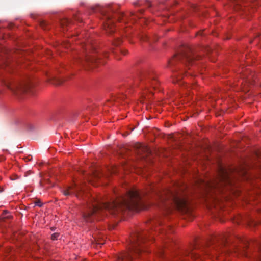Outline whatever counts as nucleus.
Instances as JSON below:
<instances>
[{
    "label": "nucleus",
    "mask_w": 261,
    "mask_h": 261,
    "mask_svg": "<svg viewBox=\"0 0 261 261\" xmlns=\"http://www.w3.org/2000/svg\"><path fill=\"white\" fill-rule=\"evenodd\" d=\"M83 261H86L85 260H83Z\"/></svg>",
    "instance_id": "412c9836"
},
{
    "label": "nucleus",
    "mask_w": 261,
    "mask_h": 261,
    "mask_svg": "<svg viewBox=\"0 0 261 261\" xmlns=\"http://www.w3.org/2000/svg\"><path fill=\"white\" fill-rule=\"evenodd\" d=\"M87 60H88V62H91V63L95 62L97 63L100 62V61L99 59L98 60V59H95L93 58H92V59L87 58Z\"/></svg>",
    "instance_id": "9d476101"
},
{
    "label": "nucleus",
    "mask_w": 261,
    "mask_h": 261,
    "mask_svg": "<svg viewBox=\"0 0 261 261\" xmlns=\"http://www.w3.org/2000/svg\"><path fill=\"white\" fill-rule=\"evenodd\" d=\"M198 35H204V31H201L200 32H199L198 33H197Z\"/></svg>",
    "instance_id": "2eb2a0df"
},
{
    "label": "nucleus",
    "mask_w": 261,
    "mask_h": 261,
    "mask_svg": "<svg viewBox=\"0 0 261 261\" xmlns=\"http://www.w3.org/2000/svg\"><path fill=\"white\" fill-rule=\"evenodd\" d=\"M50 82L54 85H58L61 84L63 82V81L59 77H54L51 80Z\"/></svg>",
    "instance_id": "0eeeda50"
},
{
    "label": "nucleus",
    "mask_w": 261,
    "mask_h": 261,
    "mask_svg": "<svg viewBox=\"0 0 261 261\" xmlns=\"http://www.w3.org/2000/svg\"><path fill=\"white\" fill-rule=\"evenodd\" d=\"M145 96V98H146V96ZM149 95H148V96H147V97H148V98H149Z\"/></svg>",
    "instance_id": "6ab92c4d"
},
{
    "label": "nucleus",
    "mask_w": 261,
    "mask_h": 261,
    "mask_svg": "<svg viewBox=\"0 0 261 261\" xmlns=\"http://www.w3.org/2000/svg\"><path fill=\"white\" fill-rule=\"evenodd\" d=\"M115 20L109 18L103 24L104 29L109 33H113L115 30Z\"/></svg>",
    "instance_id": "423d86ee"
},
{
    "label": "nucleus",
    "mask_w": 261,
    "mask_h": 261,
    "mask_svg": "<svg viewBox=\"0 0 261 261\" xmlns=\"http://www.w3.org/2000/svg\"><path fill=\"white\" fill-rule=\"evenodd\" d=\"M176 79L173 80V82L174 83H178L181 79L183 78V76L182 75H180L179 76H177Z\"/></svg>",
    "instance_id": "9b49d317"
},
{
    "label": "nucleus",
    "mask_w": 261,
    "mask_h": 261,
    "mask_svg": "<svg viewBox=\"0 0 261 261\" xmlns=\"http://www.w3.org/2000/svg\"><path fill=\"white\" fill-rule=\"evenodd\" d=\"M172 202L174 206L179 211L184 212L188 209L187 200L184 197H175Z\"/></svg>",
    "instance_id": "20e7f679"
},
{
    "label": "nucleus",
    "mask_w": 261,
    "mask_h": 261,
    "mask_svg": "<svg viewBox=\"0 0 261 261\" xmlns=\"http://www.w3.org/2000/svg\"><path fill=\"white\" fill-rule=\"evenodd\" d=\"M136 243L133 245L129 252L121 253L117 259L116 261H132L133 255L139 256L143 252H145V246L142 245V243L151 241L152 237L147 236L145 233L137 234L135 236Z\"/></svg>",
    "instance_id": "f03ea898"
},
{
    "label": "nucleus",
    "mask_w": 261,
    "mask_h": 261,
    "mask_svg": "<svg viewBox=\"0 0 261 261\" xmlns=\"http://www.w3.org/2000/svg\"><path fill=\"white\" fill-rule=\"evenodd\" d=\"M88 207V212L84 214L85 218H88L104 211L116 215L125 210L139 211L146 208L140 193L135 189L130 190L124 197L112 203H99L94 200Z\"/></svg>",
    "instance_id": "f257e3e1"
},
{
    "label": "nucleus",
    "mask_w": 261,
    "mask_h": 261,
    "mask_svg": "<svg viewBox=\"0 0 261 261\" xmlns=\"http://www.w3.org/2000/svg\"><path fill=\"white\" fill-rule=\"evenodd\" d=\"M51 261H58V260H51Z\"/></svg>",
    "instance_id": "aec40b11"
},
{
    "label": "nucleus",
    "mask_w": 261,
    "mask_h": 261,
    "mask_svg": "<svg viewBox=\"0 0 261 261\" xmlns=\"http://www.w3.org/2000/svg\"><path fill=\"white\" fill-rule=\"evenodd\" d=\"M63 194L65 195H69L70 194H76V197L80 196V188L76 184H73L71 186L68 187L66 190L63 191Z\"/></svg>",
    "instance_id": "39448f33"
},
{
    "label": "nucleus",
    "mask_w": 261,
    "mask_h": 261,
    "mask_svg": "<svg viewBox=\"0 0 261 261\" xmlns=\"http://www.w3.org/2000/svg\"><path fill=\"white\" fill-rule=\"evenodd\" d=\"M8 214V212L7 211H4L3 214L1 216V219L2 220H4L6 218H7L9 217V215H7Z\"/></svg>",
    "instance_id": "1a4fd4ad"
},
{
    "label": "nucleus",
    "mask_w": 261,
    "mask_h": 261,
    "mask_svg": "<svg viewBox=\"0 0 261 261\" xmlns=\"http://www.w3.org/2000/svg\"><path fill=\"white\" fill-rule=\"evenodd\" d=\"M6 86L16 94L19 95L29 92L30 85L28 83H7Z\"/></svg>",
    "instance_id": "7ed1b4c3"
},
{
    "label": "nucleus",
    "mask_w": 261,
    "mask_h": 261,
    "mask_svg": "<svg viewBox=\"0 0 261 261\" xmlns=\"http://www.w3.org/2000/svg\"><path fill=\"white\" fill-rule=\"evenodd\" d=\"M179 58V56L178 55H175L169 62L170 65H172L174 64V62L176 59Z\"/></svg>",
    "instance_id": "6e6552de"
},
{
    "label": "nucleus",
    "mask_w": 261,
    "mask_h": 261,
    "mask_svg": "<svg viewBox=\"0 0 261 261\" xmlns=\"http://www.w3.org/2000/svg\"><path fill=\"white\" fill-rule=\"evenodd\" d=\"M148 38L147 36H145L144 38H142V40L143 41H148Z\"/></svg>",
    "instance_id": "dca6fc26"
},
{
    "label": "nucleus",
    "mask_w": 261,
    "mask_h": 261,
    "mask_svg": "<svg viewBox=\"0 0 261 261\" xmlns=\"http://www.w3.org/2000/svg\"><path fill=\"white\" fill-rule=\"evenodd\" d=\"M68 22V20L67 19H64L63 20H62L61 22V25H63V23H67Z\"/></svg>",
    "instance_id": "4468645a"
},
{
    "label": "nucleus",
    "mask_w": 261,
    "mask_h": 261,
    "mask_svg": "<svg viewBox=\"0 0 261 261\" xmlns=\"http://www.w3.org/2000/svg\"><path fill=\"white\" fill-rule=\"evenodd\" d=\"M89 41L87 40V42L86 43V47L85 48V49H87L88 48V44L89 43Z\"/></svg>",
    "instance_id": "a211bd4d"
},
{
    "label": "nucleus",
    "mask_w": 261,
    "mask_h": 261,
    "mask_svg": "<svg viewBox=\"0 0 261 261\" xmlns=\"http://www.w3.org/2000/svg\"><path fill=\"white\" fill-rule=\"evenodd\" d=\"M127 51L126 50H122L121 51V53L124 55H125L127 54Z\"/></svg>",
    "instance_id": "f3484780"
},
{
    "label": "nucleus",
    "mask_w": 261,
    "mask_h": 261,
    "mask_svg": "<svg viewBox=\"0 0 261 261\" xmlns=\"http://www.w3.org/2000/svg\"><path fill=\"white\" fill-rule=\"evenodd\" d=\"M125 14H123V13H122L121 14H120V16H119V18H118V21L119 22H122L123 21V20L125 18Z\"/></svg>",
    "instance_id": "f8f14e48"
},
{
    "label": "nucleus",
    "mask_w": 261,
    "mask_h": 261,
    "mask_svg": "<svg viewBox=\"0 0 261 261\" xmlns=\"http://www.w3.org/2000/svg\"><path fill=\"white\" fill-rule=\"evenodd\" d=\"M59 237V234L58 233H54L51 236V239L53 240H56L57 238Z\"/></svg>",
    "instance_id": "ddd939ff"
}]
</instances>
